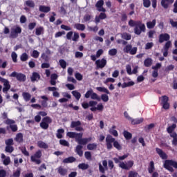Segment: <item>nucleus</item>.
<instances>
[{
	"label": "nucleus",
	"instance_id": "nucleus-43",
	"mask_svg": "<svg viewBox=\"0 0 177 177\" xmlns=\"http://www.w3.org/2000/svg\"><path fill=\"white\" fill-rule=\"evenodd\" d=\"M154 162L151 161L150 162L149 167L148 168L149 174H153V172H154Z\"/></svg>",
	"mask_w": 177,
	"mask_h": 177
},
{
	"label": "nucleus",
	"instance_id": "nucleus-35",
	"mask_svg": "<svg viewBox=\"0 0 177 177\" xmlns=\"http://www.w3.org/2000/svg\"><path fill=\"white\" fill-rule=\"evenodd\" d=\"M153 64V60L151 58H147L144 62V65L145 67H150Z\"/></svg>",
	"mask_w": 177,
	"mask_h": 177
},
{
	"label": "nucleus",
	"instance_id": "nucleus-6",
	"mask_svg": "<svg viewBox=\"0 0 177 177\" xmlns=\"http://www.w3.org/2000/svg\"><path fill=\"white\" fill-rule=\"evenodd\" d=\"M124 53H129V55H136L138 52V47H132V45L127 44L123 49Z\"/></svg>",
	"mask_w": 177,
	"mask_h": 177
},
{
	"label": "nucleus",
	"instance_id": "nucleus-54",
	"mask_svg": "<svg viewBox=\"0 0 177 177\" xmlns=\"http://www.w3.org/2000/svg\"><path fill=\"white\" fill-rule=\"evenodd\" d=\"M143 1V6L145 8H150L151 6V1L150 0H142Z\"/></svg>",
	"mask_w": 177,
	"mask_h": 177
},
{
	"label": "nucleus",
	"instance_id": "nucleus-52",
	"mask_svg": "<svg viewBox=\"0 0 177 177\" xmlns=\"http://www.w3.org/2000/svg\"><path fill=\"white\" fill-rule=\"evenodd\" d=\"M13 150L15 148L12 145H6V153H13Z\"/></svg>",
	"mask_w": 177,
	"mask_h": 177
},
{
	"label": "nucleus",
	"instance_id": "nucleus-55",
	"mask_svg": "<svg viewBox=\"0 0 177 177\" xmlns=\"http://www.w3.org/2000/svg\"><path fill=\"white\" fill-rule=\"evenodd\" d=\"M93 93V90L92 89L88 90L84 95V97H86V99H89L90 97H91Z\"/></svg>",
	"mask_w": 177,
	"mask_h": 177
},
{
	"label": "nucleus",
	"instance_id": "nucleus-50",
	"mask_svg": "<svg viewBox=\"0 0 177 177\" xmlns=\"http://www.w3.org/2000/svg\"><path fill=\"white\" fill-rule=\"evenodd\" d=\"M115 126H113L112 129H109V133L111 135H113V136H118V132H117V130H115Z\"/></svg>",
	"mask_w": 177,
	"mask_h": 177
},
{
	"label": "nucleus",
	"instance_id": "nucleus-10",
	"mask_svg": "<svg viewBox=\"0 0 177 177\" xmlns=\"http://www.w3.org/2000/svg\"><path fill=\"white\" fill-rule=\"evenodd\" d=\"M0 82L3 84V93H6L9 89H10V84L9 83V80L0 77Z\"/></svg>",
	"mask_w": 177,
	"mask_h": 177
},
{
	"label": "nucleus",
	"instance_id": "nucleus-25",
	"mask_svg": "<svg viewBox=\"0 0 177 177\" xmlns=\"http://www.w3.org/2000/svg\"><path fill=\"white\" fill-rule=\"evenodd\" d=\"M91 141H92V138H91V137H89L88 138H81V140H80L78 144L80 145H86V143H88V142H91Z\"/></svg>",
	"mask_w": 177,
	"mask_h": 177
},
{
	"label": "nucleus",
	"instance_id": "nucleus-63",
	"mask_svg": "<svg viewBox=\"0 0 177 177\" xmlns=\"http://www.w3.org/2000/svg\"><path fill=\"white\" fill-rule=\"evenodd\" d=\"M21 171V169L20 168H17V171L15 172H14L13 174V176L14 177H19L20 176V172Z\"/></svg>",
	"mask_w": 177,
	"mask_h": 177
},
{
	"label": "nucleus",
	"instance_id": "nucleus-42",
	"mask_svg": "<svg viewBox=\"0 0 177 177\" xmlns=\"http://www.w3.org/2000/svg\"><path fill=\"white\" fill-rule=\"evenodd\" d=\"M35 34L36 35H41V34H44V27L40 26L39 28H37Z\"/></svg>",
	"mask_w": 177,
	"mask_h": 177
},
{
	"label": "nucleus",
	"instance_id": "nucleus-56",
	"mask_svg": "<svg viewBox=\"0 0 177 177\" xmlns=\"http://www.w3.org/2000/svg\"><path fill=\"white\" fill-rule=\"evenodd\" d=\"M11 57L14 63H17V54L16 52H12L11 54Z\"/></svg>",
	"mask_w": 177,
	"mask_h": 177
},
{
	"label": "nucleus",
	"instance_id": "nucleus-5",
	"mask_svg": "<svg viewBox=\"0 0 177 177\" xmlns=\"http://www.w3.org/2000/svg\"><path fill=\"white\" fill-rule=\"evenodd\" d=\"M41 157H42V151L39 150L30 157V160L32 162H35L36 164L39 165L41 164V160H39Z\"/></svg>",
	"mask_w": 177,
	"mask_h": 177
},
{
	"label": "nucleus",
	"instance_id": "nucleus-49",
	"mask_svg": "<svg viewBox=\"0 0 177 177\" xmlns=\"http://www.w3.org/2000/svg\"><path fill=\"white\" fill-rule=\"evenodd\" d=\"M32 57L34 59H38L39 57V52L37 50H34L31 54Z\"/></svg>",
	"mask_w": 177,
	"mask_h": 177
},
{
	"label": "nucleus",
	"instance_id": "nucleus-14",
	"mask_svg": "<svg viewBox=\"0 0 177 177\" xmlns=\"http://www.w3.org/2000/svg\"><path fill=\"white\" fill-rule=\"evenodd\" d=\"M95 64L97 68H104V67H106V64H107V60L104 58L97 59L95 61Z\"/></svg>",
	"mask_w": 177,
	"mask_h": 177
},
{
	"label": "nucleus",
	"instance_id": "nucleus-46",
	"mask_svg": "<svg viewBox=\"0 0 177 177\" xmlns=\"http://www.w3.org/2000/svg\"><path fill=\"white\" fill-rule=\"evenodd\" d=\"M82 133H76V136H75V142L79 143L82 138Z\"/></svg>",
	"mask_w": 177,
	"mask_h": 177
},
{
	"label": "nucleus",
	"instance_id": "nucleus-11",
	"mask_svg": "<svg viewBox=\"0 0 177 177\" xmlns=\"http://www.w3.org/2000/svg\"><path fill=\"white\" fill-rule=\"evenodd\" d=\"M16 122L12 119H7L5 121V124L10 125V128L12 132H17L18 127L17 124H15Z\"/></svg>",
	"mask_w": 177,
	"mask_h": 177
},
{
	"label": "nucleus",
	"instance_id": "nucleus-1",
	"mask_svg": "<svg viewBox=\"0 0 177 177\" xmlns=\"http://www.w3.org/2000/svg\"><path fill=\"white\" fill-rule=\"evenodd\" d=\"M129 26H130V27H135L134 33L136 34V35H140L142 32H145L146 31V26L140 21H134L131 19L129 21Z\"/></svg>",
	"mask_w": 177,
	"mask_h": 177
},
{
	"label": "nucleus",
	"instance_id": "nucleus-64",
	"mask_svg": "<svg viewBox=\"0 0 177 177\" xmlns=\"http://www.w3.org/2000/svg\"><path fill=\"white\" fill-rule=\"evenodd\" d=\"M162 104L168 103L169 98L167 95H164L161 97Z\"/></svg>",
	"mask_w": 177,
	"mask_h": 177
},
{
	"label": "nucleus",
	"instance_id": "nucleus-39",
	"mask_svg": "<svg viewBox=\"0 0 177 177\" xmlns=\"http://www.w3.org/2000/svg\"><path fill=\"white\" fill-rule=\"evenodd\" d=\"M62 133H64V129H59L57 130V133L56 134V136L58 139H62L63 138Z\"/></svg>",
	"mask_w": 177,
	"mask_h": 177
},
{
	"label": "nucleus",
	"instance_id": "nucleus-59",
	"mask_svg": "<svg viewBox=\"0 0 177 177\" xmlns=\"http://www.w3.org/2000/svg\"><path fill=\"white\" fill-rule=\"evenodd\" d=\"M109 82H115V79L113 78V77H108L106 79L105 81H104V84H109Z\"/></svg>",
	"mask_w": 177,
	"mask_h": 177
},
{
	"label": "nucleus",
	"instance_id": "nucleus-13",
	"mask_svg": "<svg viewBox=\"0 0 177 177\" xmlns=\"http://www.w3.org/2000/svg\"><path fill=\"white\" fill-rule=\"evenodd\" d=\"M172 43L171 41H168L166 42L165 45L164 46L163 48L161 50V52L163 53V56L167 57L168 56V50H169V48H171Z\"/></svg>",
	"mask_w": 177,
	"mask_h": 177
},
{
	"label": "nucleus",
	"instance_id": "nucleus-23",
	"mask_svg": "<svg viewBox=\"0 0 177 177\" xmlns=\"http://www.w3.org/2000/svg\"><path fill=\"white\" fill-rule=\"evenodd\" d=\"M131 121L133 125H138V124H142V122H143V118L131 119Z\"/></svg>",
	"mask_w": 177,
	"mask_h": 177
},
{
	"label": "nucleus",
	"instance_id": "nucleus-30",
	"mask_svg": "<svg viewBox=\"0 0 177 177\" xmlns=\"http://www.w3.org/2000/svg\"><path fill=\"white\" fill-rule=\"evenodd\" d=\"M74 28L78 30L79 31H84L85 30V25L81 24H75L74 25Z\"/></svg>",
	"mask_w": 177,
	"mask_h": 177
},
{
	"label": "nucleus",
	"instance_id": "nucleus-29",
	"mask_svg": "<svg viewBox=\"0 0 177 177\" xmlns=\"http://www.w3.org/2000/svg\"><path fill=\"white\" fill-rule=\"evenodd\" d=\"M95 89L98 91V92H103L104 93L110 95V91L106 87H96Z\"/></svg>",
	"mask_w": 177,
	"mask_h": 177
},
{
	"label": "nucleus",
	"instance_id": "nucleus-12",
	"mask_svg": "<svg viewBox=\"0 0 177 177\" xmlns=\"http://www.w3.org/2000/svg\"><path fill=\"white\" fill-rule=\"evenodd\" d=\"M71 128H75L77 132L84 131V128L81 127V122L80 121H73L71 124Z\"/></svg>",
	"mask_w": 177,
	"mask_h": 177
},
{
	"label": "nucleus",
	"instance_id": "nucleus-41",
	"mask_svg": "<svg viewBox=\"0 0 177 177\" xmlns=\"http://www.w3.org/2000/svg\"><path fill=\"white\" fill-rule=\"evenodd\" d=\"M97 147V144L92 143L87 145L88 150H95Z\"/></svg>",
	"mask_w": 177,
	"mask_h": 177
},
{
	"label": "nucleus",
	"instance_id": "nucleus-37",
	"mask_svg": "<svg viewBox=\"0 0 177 177\" xmlns=\"http://www.w3.org/2000/svg\"><path fill=\"white\" fill-rule=\"evenodd\" d=\"M74 161H75V158L74 157H69V158H66L63 160V162L64 164H68L70 162H74Z\"/></svg>",
	"mask_w": 177,
	"mask_h": 177
},
{
	"label": "nucleus",
	"instance_id": "nucleus-32",
	"mask_svg": "<svg viewBox=\"0 0 177 177\" xmlns=\"http://www.w3.org/2000/svg\"><path fill=\"white\" fill-rule=\"evenodd\" d=\"M76 153L80 156V157H82V156L84 154V152L82 151V145H77L75 149Z\"/></svg>",
	"mask_w": 177,
	"mask_h": 177
},
{
	"label": "nucleus",
	"instance_id": "nucleus-22",
	"mask_svg": "<svg viewBox=\"0 0 177 177\" xmlns=\"http://www.w3.org/2000/svg\"><path fill=\"white\" fill-rule=\"evenodd\" d=\"M156 23H157V21H156V19L152 20V21H148L147 23V28H149V30L151 28H154V27H156Z\"/></svg>",
	"mask_w": 177,
	"mask_h": 177
},
{
	"label": "nucleus",
	"instance_id": "nucleus-26",
	"mask_svg": "<svg viewBox=\"0 0 177 177\" xmlns=\"http://www.w3.org/2000/svg\"><path fill=\"white\" fill-rule=\"evenodd\" d=\"M57 169L58 173L60 174L62 176H64V175H67V169L63 168L62 167H59Z\"/></svg>",
	"mask_w": 177,
	"mask_h": 177
},
{
	"label": "nucleus",
	"instance_id": "nucleus-15",
	"mask_svg": "<svg viewBox=\"0 0 177 177\" xmlns=\"http://www.w3.org/2000/svg\"><path fill=\"white\" fill-rule=\"evenodd\" d=\"M1 158L3 165H5L6 167H8V165H9L11 162L10 157L6 156V155H5L4 153L1 154Z\"/></svg>",
	"mask_w": 177,
	"mask_h": 177
},
{
	"label": "nucleus",
	"instance_id": "nucleus-40",
	"mask_svg": "<svg viewBox=\"0 0 177 177\" xmlns=\"http://www.w3.org/2000/svg\"><path fill=\"white\" fill-rule=\"evenodd\" d=\"M78 168L80 169L85 170V169H88L89 168V165L86 163H81V164H79Z\"/></svg>",
	"mask_w": 177,
	"mask_h": 177
},
{
	"label": "nucleus",
	"instance_id": "nucleus-34",
	"mask_svg": "<svg viewBox=\"0 0 177 177\" xmlns=\"http://www.w3.org/2000/svg\"><path fill=\"white\" fill-rule=\"evenodd\" d=\"M22 96L25 102H29L30 99H31V94L28 93H26V92L23 93Z\"/></svg>",
	"mask_w": 177,
	"mask_h": 177
},
{
	"label": "nucleus",
	"instance_id": "nucleus-28",
	"mask_svg": "<svg viewBox=\"0 0 177 177\" xmlns=\"http://www.w3.org/2000/svg\"><path fill=\"white\" fill-rule=\"evenodd\" d=\"M15 140L17 142V143H21L23 142V133H18L15 138Z\"/></svg>",
	"mask_w": 177,
	"mask_h": 177
},
{
	"label": "nucleus",
	"instance_id": "nucleus-61",
	"mask_svg": "<svg viewBox=\"0 0 177 177\" xmlns=\"http://www.w3.org/2000/svg\"><path fill=\"white\" fill-rule=\"evenodd\" d=\"M101 99L103 102H109V95H107V94H102L101 95Z\"/></svg>",
	"mask_w": 177,
	"mask_h": 177
},
{
	"label": "nucleus",
	"instance_id": "nucleus-47",
	"mask_svg": "<svg viewBox=\"0 0 177 177\" xmlns=\"http://www.w3.org/2000/svg\"><path fill=\"white\" fill-rule=\"evenodd\" d=\"M121 35H122V38L123 39H126L127 41H129L131 39V38H132L131 35L128 34V33H123Z\"/></svg>",
	"mask_w": 177,
	"mask_h": 177
},
{
	"label": "nucleus",
	"instance_id": "nucleus-9",
	"mask_svg": "<svg viewBox=\"0 0 177 177\" xmlns=\"http://www.w3.org/2000/svg\"><path fill=\"white\" fill-rule=\"evenodd\" d=\"M133 160H129L127 163L121 162L119 163V167L122 168V169H126L127 171H129V169H131V168L133 167Z\"/></svg>",
	"mask_w": 177,
	"mask_h": 177
},
{
	"label": "nucleus",
	"instance_id": "nucleus-18",
	"mask_svg": "<svg viewBox=\"0 0 177 177\" xmlns=\"http://www.w3.org/2000/svg\"><path fill=\"white\" fill-rule=\"evenodd\" d=\"M174 0H162L161 1V6L165 9H168V7L169 6V5L174 3Z\"/></svg>",
	"mask_w": 177,
	"mask_h": 177
},
{
	"label": "nucleus",
	"instance_id": "nucleus-48",
	"mask_svg": "<svg viewBox=\"0 0 177 177\" xmlns=\"http://www.w3.org/2000/svg\"><path fill=\"white\" fill-rule=\"evenodd\" d=\"M59 63L62 68H66L67 67V62L64 59H59Z\"/></svg>",
	"mask_w": 177,
	"mask_h": 177
},
{
	"label": "nucleus",
	"instance_id": "nucleus-2",
	"mask_svg": "<svg viewBox=\"0 0 177 177\" xmlns=\"http://www.w3.org/2000/svg\"><path fill=\"white\" fill-rule=\"evenodd\" d=\"M106 147L109 150H111V149H113V143L115 149H118V150H121V145H120V143L115 141V139L113 138V136L110 135L106 136Z\"/></svg>",
	"mask_w": 177,
	"mask_h": 177
},
{
	"label": "nucleus",
	"instance_id": "nucleus-31",
	"mask_svg": "<svg viewBox=\"0 0 177 177\" xmlns=\"http://www.w3.org/2000/svg\"><path fill=\"white\" fill-rule=\"evenodd\" d=\"M104 107L103 106V104H99L97 107H91V111H96V110H98L99 111H103V109Z\"/></svg>",
	"mask_w": 177,
	"mask_h": 177
},
{
	"label": "nucleus",
	"instance_id": "nucleus-16",
	"mask_svg": "<svg viewBox=\"0 0 177 177\" xmlns=\"http://www.w3.org/2000/svg\"><path fill=\"white\" fill-rule=\"evenodd\" d=\"M103 5H104V1L99 0L95 4L96 8H97V10L99 12H106V9L103 8Z\"/></svg>",
	"mask_w": 177,
	"mask_h": 177
},
{
	"label": "nucleus",
	"instance_id": "nucleus-21",
	"mask_svg": "<svg viewBox=\"0 0 177 177\" xmlns=\"http://www.w3.org/2000/svg\"><path fill=\"white\" fill-rule=\"evenodd\" d=\"M39 12H43L44 13H48L50 12V7L46 6H39Z\"/></svg>",
	"mask_w": 177,
	"mask_h": 177
},
{
	"label": "nucleus",
	"instance_id": "nucleus-45",
	"mask_svg": "<svg viewBox=\"0 0 177 177\" xmlns=\"http://www.w3.org/2000/svg\"><path fill=\"white\" fill-rule=\"evenodd\" d=\"M91 98L93 100H98V102H100V97H99V95H97L96 94V93H94L93 91L92 94H91Z\"/></svg>",
	"mask_w": 177,
	"mask_h": 177
},
{
	"label": "nucleus",
	"instance_id": "nucleus-17",
	"mask_svg": "<svg viewBox=\"0 0 177 177\" xmlns=\"http://www.w3.org/2000/svg\"><path fill=\"white\" fill-rule=\"evenodd\" d=\"M170 36L168 33L161 34L159 36V42L162 44L165 41H169Z\"/></svg>",
	"mask_w": 177,
	"mask_h": 177
},
{
	"label": "nucleus",
	"instance_id": "nucleus-8",
	"mask_svg": "<svg viewBox=\"0 0 177 177\" xmlns=\"http://www.w3.org/2000/svg\"><path fill=\"white\" fill-rule=\"evenodd\" d=\"M52 122V119L46 116L43 118L41 122L40 123V127L42 128V129H48L49 128V124Z\"/></svg>",
	"mask_w": 177,
	"mask_h": 177
},
{
	"label": "nucleus",
	"instance_id": "nucleus-57",
	"mask_svg": "<svg viewBox=\"0 0 177 177\" xmlns=\"http://www.w3.org/2000/svg\"><path fill=\"white\" fill-rule=\"evenodd\" d=\"M5 144L6 146H13V139L10 138L5 140Z\"/></svg>",
	"mask_w": 177,
	"mask_h": 177
},
{
	"label": "nucleus",
	"instance_id": "nucleus-3",
	"mask_svg": "<svg viewBox=\"0 0 177 177\" xmlns=\"http://www.w3.org/2000/svg\"><path fill=\"white\" fill-rule=\"evenodd\" d=\"M164 167L169 172H174V168L177 169V162L173 160H167L164 163Z\"/></svg>",
	"mask_w": 177,
	"mask_h": 177
},
{
	"label": "nucleus",
	"instance_id": "nucleus-60",
	"mask_svg": "<svg viewBox=\"0 0 177 177\" xmlns=\"http://www.w3.org/2000/svg\"><path fill=\"white\" fill-rule=\"evenodd\" d=\"M99 169L100 172H101L102 174H104V172H106V170H107V169L104 168V167L102 165V163H99Z\"/></svg>",
	"mask_w": 177,
	"mask_h": 177
},
{
	"label": "nucleus",
	"instance_id": "nucleus-20",
	"mask_svg": "<svg viewBox=\"0 0 177 177\" xmlns=\"http://www.w3.org/2000/svg\"><path fill=\"white\" fill-rule=\"evenodd\" d=\"M156 152L158 153V154L160 156V157L162 160H167V154L165 153H164V151H162V150H161L159 148H156Z\"/></svg>",
	"mask_w": 177,
	"mask_h": 177
},
{
	"label": "nucleus",
	"instance_id": "nucleus-51",
	"mask_svg": "<svg viewBox=\"0 0 177 177\" xmlns=\"http://www.w3.org/2000/svg\"><path fill=\"white\" fill-rule=\"evenodd\" d=\"M128 177H139V174L135 171H130Z\"/></svg>",
	"mask_w": 177,
	"mask_h": 177
},
{
	"label": "nucleus",
	"instance_id": "nucleus-24",
	"mask_svg": "<svg viewBox=\"0 0 177 177\" xmlns=\"http://www.w3.org/2000/svg\"><path fill=\"white\" fill-rule=\"evenodd\" d=\"M176 128V124H173L171 126H169L167 131L168 132V133H169L170 136L171 135H172V133H176V132H174V131H175V129Z\"/></svg>",
	"mask_w": 177,
	"mask_h": 177
},
{
	"label": "nucleus",
	"instance_id": "nucleus-53",
	"mask_svg": "<svg viewBox=\"0 0 177 177\" xmlns=\"http://www.w3.org/2000/svg\"><path fill=\"white\" fill-rule=\"evenodd\" d=\"M118 50L116 48H112L109 50V56H115L117 55Z\"/></svg>",
	"mask_w": 177,
	"mask_h": 177
},
{
	"label": "nucleus",
	"instance_id": "nucleus-38",
	"mask_svg": "<svg viewBox=\"0 0 177 177\" xmlns=\"http://www.w3.org/2000/svg\"><path fill=\"white\" fill-rule=\"evenodd\" d=\"M20 59L21 62H27L28 60V55L26 53H24L20 56Z\"/></svg>",
	"mask_w": 177,
	"mask_h": 177
},
{
	"label": "nucleus",
	"instance_id": "nucleus-62",
	"mask_svg": "<svg viewBox=\"0 0 177 177\" xmlns=\"http://www.w3.org/2000/svg\"><path fill=\"white\" fill-rule=\"evenodd\" d=\"M124 136L125 139H131V138H132V134L128 131H124Z\"/></svg>",
	"mask_w": 177,
	"mask_h": 177
},
{
	"label": "nucleus",
	"instance_id": "nucleus-58",
	"mask_svg": "<svg viewBox=\"0 0 177 177\" xmlns=\"http://www.w3.org/2000/svg\"><path fill=\"white\" fill-rule=\"evenodd\" d=\"M67 136H68V138H71L72 139H75V136L77 135V133L75 132H68L66 133Z\"/></svg>",
	"mask_w": 177,
	"mask_h": 177
},
{
	"label": "nucleus",
	"instance_id": "nucleus-19",
	"mask_svg": "<svg viewBox=\"0 0 177 177\" xmlns=\"http://www.w3.org/2000/svg\"><path fill=\"white\" fill-rule=\"evenodd\" d=\"M40 79L41 75H39V73L37 72H34L32 76L30 77L32 82H35V81H39Z\"/></svg>",
	"mask_w": 177,
	"mask_h": 177
},
{
	"label": "nucleus",
	"instance_id": "nucleus-27",
	"mask_svg": "<svg viewBox=\"0 0 177 177\" xmlns=\"http://www.w3.org/2000/svg\"><path fill=\"white\" fill-rule=\"evenodd\" d=\"M170 136L172 138L171 143L173 146H177V133H171Z\"/></svg>",
	"mask_w": 177,
	"mask_h": 177
},
{
	"label": "nucleus",
	"instance_id": "nucleus-4",
	"mask_svg": "<svg viewBox=\"0 0 177 177\" xmlns=\"http://www.w3.org/2000/svg\"><path fill=\"white\" fill-rule=\"evenodd\" d=\"M19 34H21V28L17 25L14 26L10 29V38H17Z\"/></svg>",
	"mask_w": 177,
	"mask_h": 177
},
{
	"label": "nucleus",
	"instance_id": "nucleus-36",
	"mask_svg": "<svg viewBox=\"0 0 177 177\" xmlns=\"http://www.w3.org/2000/svg\"><path fill=\"white\" fill-rule=\"evenodd\" d=\"M72 95L75 97L76 100H80V99H81V93L77 91H72Z\"/></svg>",
	"mask_w": 177,
	"mask_h": 177
},
{
	"label": "nucleus",
	"instance_id": "nucleus-44",
	"mask_svg": "<svg viewBox=\"0 0 177 177\" xmlns=\"http://www.w3.org/2000/svg\"><path fill=\"white\" fill-rule=\"evenodd\" d=\"M26 6H28L29 8H35V3H34L33 1L28 0L26 1Z\"/></svg>",
	"mask_w": 177,
	"mask_h": 177
},
{
	"label": "nucleus",
	"instance_id": "nucleus-7",
	"mask_svg": "<svg viewBox=\"0 0 177 177\" xmlns=\"http://www.w3.org/2000/svg\"><path fill=\"white\" fill-rule=\"evenodd\" d=\"M9 77H12L16 78L17 81H20V82H24L26 81V75L17 72H12Z\"/></svg>",
	"mask_w": 177,
	"mask_h": 177
},
{
	"label": "nucleus",
	"instance_id": "nucleus-33",
	"mask_svg": "<svg viewBox=\"0 0 177 177\" xmlns=\"http://www.w3.org/2000/svg\"><path fill=\"white\" fill-rule=\"evenodd\" d=\"M37 146L40 149H48V144L45 143L43 141H39L37 142Z\"/></svg>",
	"mask_w": 177,
	"mask_h": 177
}]
</instances>
